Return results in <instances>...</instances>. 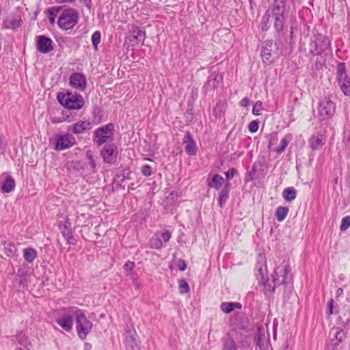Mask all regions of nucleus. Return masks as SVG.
I'll return each instance as SVG.
<instances>
[{
  "mask_svg": "<svg viewBox=\"0 0 350 350\" xmlns=\"http://www.w3.org/2000/svg\"><path fill=\"white\" fill-rule=\"evenodd\" d=\"M284 0H273L262 16L261 22L262 30L267 31L271 27L269 19L271 17L273 19V27L276 31H282L284 24Z\"/></svg>",
  "mask_w": 350,
  "mask_h": 350,
  "instance_id": "obj_1",
  "label": "nucleus"
},
{
  "mask_svg": "<svg viewBox=\"0 0 350 350\" xmlns=\"http://www.w3.org/2000/svg\"><path fill=\"white\" fill-rule=\"evenodd\" d=\"M58 102L68 110H79L83 107L85 101L79 94L70 92H59L57 96Z\"/></svg>",
  "mask_w": 350,
  "mask_h": 350,
  "instance_id": "obj_2",
  "label": "nucleus"
},
{
  "mask_svg": "<svg viewBox=\"0 0 350 350\" xmlns=\"http://www.w3.org/2000/svg\"><path fill=\"white\" fill-rule=\"evenodd\" d=\"M332 53L331 41L322 34L315 35L310 44V53L312 55H327Z\"/></svg>",
  "mask_w": 350,
  "mask_h": 350,
  "instance_id": "obj_3",
  "label": "nucleus"
},
{
  "mask_svg": "<svg viewBox=\"0 0 350 350\" xmlns=\"http://www.w3.org/2000/svg\"><path fill=\"white\" fill-rule=\"evenodd\" d=\"M79 13L73 8L64 10L59 15L57 25L62 29H72L78 23Z\"/></svg>",
  "mask_w": 350,
  "mask_h": 350,
  "instance_id": "obj_4",
  "label": "nucleus"
},
{
  "mask_svg": "<svg viewBox=\"0 0 350 350\" xmlns=\"http://www.w3.org/2000/svg\"><path fill=\"white\" fill-rule=\"evenodd\" d=\"M75 315L77 334L81 340H84L92 329V323L87 319L85 314L80 309L75 310Z\"/></svg>",
  "mask_w": 350,
  "mask_h": 350,
  "instance_id": "obj_5",
  "label": "nucleus"
},
{
  "mask_svg": "<svg viewBox=\"0 0 350 350\" xmlns=\"http://www.w3.org/2000/svg\"><path fill=\"white\" fill-rule=\"evenodd\" d=\"M114 126L112 123H109L101 127H99L94 132L93 141L98 146L111 142L113 139Z\"/></svg>",
  "mask_w": 350,
  "mask_h": 350,
  "instance_id": "obj_6",
  "label": "nucleus"
},
{
  "mask_svg": "<svg viewBox=\"0 0 350 350\" xmlns=\"http://www.w3.org/2000/svg\"><path fill=\"white\" fill-rule=\"evenodd\" d=\"M336 112V104L329 98H324L319 103V116L321 120L332 118Z\"/></svg>",
  "mask_w": 350,
  "mask_h": 350,
  "instance_id": "obj_7",
  "label": "nucleus"
},
{
  "mask_svg": "<svg viewBox=\"0 0 350 350\" xmlns=\"http://www.w3.org/2000/svg\"><path fill=\"white\" fill-rule=\"evenodd\" d=\"M118 155V147L114 143L106 144L100 150V156L103 161L108 164L115 163Z\"/></svg>",
  "mask_w": 350,
  "mask_h": 350,
  "instance_id": "obj_8",
  "label": "nucleus"
},
{
  "mask_svg": "<svg viewBox=\"0 0 350 350\" xmlns=\"http://www.w3.org/2000/svg\"><path fill=\"white\" fill-rule=\"evenodd\" d=\"M172 232L170 230L157 232L150 240V245L152 248L161 250L171 239Z\"/></svg>",
  "mask_w": 350,
  "mask_h": 350,
  "instance_id": "obj_9",
  "label": "nucleus"
},
{
  "mask_svg": "<svg viewBox=\"0 0 350 350\" xmlns=\"http://www.w3.org/2000/svg\"><path fill=\"white\" fill-rule=\"evenodd\" d=\"M75 144V137L72 134L57 135L55 137V149L58 151L68 149Z\"/></svg>",
  "mask_w": 350,
  "mask_h": 350,
  "instance_id": "obj_10",
  "label": "nucleus"
},
{
  "mask_svg": "<svg viewBox=\"0 0 350 350\" xmlns=\"http://www.w3.org/2000/svg\"><path fill=\"white\" fill-rule=\"evenodd\" d=\"M76 310L68 309L56 319L57 323L65 331L70 332L73 325V316Z\"/></svg>",
  "mask_w": 350,
  "mask_h": 350,
  "instance_id": "obj_11",
  "label": "nucleus"
},
{
  "mask_svg": "<svg viewBox=\"0 0 350 350\" xmlns=\"http://www.w3.org/2000/svg\"><path fill=\"white\" fill-rule=\"evenodd\" d=\"M36 49L43 54L50 53L53 50L52 40L46 36H37Z\"/></svg>",
  "mask_w": 350,
  "mask_h": 350,
  "instance_id": "obj_12",
  "label": "nucleus"
},
{
  "mask_svg": "<svg viewBox=\"0 0 350 350\" xmlns=\"http://www.w3.org/2000/svg\"><path fill=\"white\" fill-rule=\"evenodd\" d=\"M291 267L288 265L279 266L275 268V273L277 278H274L273 282L280 281L281 278V284H285L291 280L290 277Z\"/></svg>",
  "mask_w": 350,
  "mask_h": 350,
  "instance_id": "obj_13",
  "label": "nucleus"
},
{
  "mask_svg": "<svg viewBox=\"0 0 350 350\" xmlns=\"http://www.w3.org/2000/svg\"><path fill=\"white\" fill-rule=\"evenodd\" d=\"M70 85L80 91L85 90L86 88V78L85 76L79 72H75L70 77Z\"/></svg>",
  "mask_w": 350,
  "mask_h": 350,
  "instance_id": "obj_14",
  "label": "nucleus"
},
{
  "mask_svg": "<svg viewBox=\"0 0 350 350\" xmlns=\"http://www.w3.org/2000/svg\"><path fill=\"white\" fill-rule=\"evenodd\" d=\"M59 229L69 244L75 245L76 243V240L73 238L72 236L71 231V224L70 222H60L59 224Z\"/></svg>",
  "mask_w": 350,
  "mask_h": 350,
  "instance_id": "obj_15",
  "label": "nucleus"
},
{
  "mask_svg": "<svg viewBox=\"0 0 350 350\" xmlns=\"http://www.w3.org/2000/svg\"><path fill=\"white\" fill-rule=\"evenodd\" d=\"M92 127V124L90 121L80 120L70 126L68 127V131H72L75 134H81L86 131L90 130Z\"/></svg>",
  "mask_w": 350,
  "mask_h": 350,
  "instance_id": "obj_16",
  "label": "nucleus"
},
{
  "mask_svg": "<svg viewBox=\"0 0 350 350\" xmlns=\"http://www.w3.org/2000/svg\"><path fill=\"white\" fill-rule=\"evenodd\" d=\"M325 143V137L320 133H314L309 139L310 148L313 150H318Z\"/></svg>",
  "mask_w": 350,
  "mask_h": 350,
  "instance_id": "obj_17",
  "label": "nucleus"
},
{
  "mask_svg": "<svg viewBox=\"0 0 350 350\" xmlns=\"http://www.w3.org/2000/svg\"><path fill=\"white\" fill-rule=\"evenodd\" d=\"M185 152L187 154L193 156L196 154V144L190 133L187 132L183 141Z\"/></svg>",
  "mask_w": 350,
  "mask_h": 350,
  "instance_id": "obj_18",
  "label": "nucleus"
},
{
  "mask_svg": "<svg viewBox=\"0 0 350 350\" xmlns=\"http://www.w3.org/2000/svg\"><path fill=\"white\" fill-rule=\"evenodd\" d=\"M224 182V178L219 174H215L213 176L209 174L206 179L207 186L216 190L220 189Z\"/></svg>",
  "mask_w": 350,
  "mask_h": 350,
  "instance_id": "obj_19",
  "label": "nucleus"
},
{
  "mask_svg": "<svg viewBox=\"0 0 350 350\" xmlns=\"http://www.w3.org/2000/svg\"><path fill=\"white\" fill-rule=\"evenodd\" d=\"M22 24L21 16H10L2 23V26L5 29H16Z\"/></svg>",
  "mask_w": 350,
  "mask_h": 350,
  "instance_id": "obj_20",
  "label": "nucleus"
},
{
  "mask_svg": "<svg viewBox=\"0 0 350 350\" xmlns=\"http://www.w3.org/2000/svg\"><path fill=\"white\" fill-rule=\"evenodd\" d=\"M15 180L10 176H8L1 185L3 193H10L15 188Z\"/></svg>",
  "mask_w": 350,
  "mask_h": 350,
  "instance_id": "obj_21",
  "label": "nucleus"
},
{
  "mask_svg": "<svg viewBox=\"0 0 350 350\" xmlns=\"http://www.w3.org/2000/svg\"><path fill=\"white\" fill-rule=\"evenodd\" d=\"M241 304L238 302H223L220 306L221 311L226 314L234 311L235 309H241Z\"/></svg>",
  "mask_w": 350,
  "mask_h": 350,
  "instance_id": "obj_22",
  "label": "nucleus"
},
{
  "mask_svg": "<svg viewBox=\"0 0 350 350\" xmlns=\"http://www.w3.org/2000/svg\"><path fill=\"white\" fill-rule=\"evenodd\" d=\"M275 44L271 40L266 42L265 46H263L261 51V55L263 59L269 60L271 56L273 48L275 47Z\"/></svg>",
  "mask_w": 350,
  "mask_h": 350,
  "instance_id": "obj_23",
  "label": "nucleus"
},
{
  "mask_svg": "<svg viewBox=\"0 0 350 350\" xmlns=\"http://www.w3.org/2000/svg\"><path fill=\"white\" fill-rule=\"evenodd\" d=\"M18 343L21 345L23 346L27 350H29L32 347L31 342L29 341L28 337L21 331L18 332L16 335Z\"/></svg>",
  "mask_w": 350,
  "mask_h": 350,
  "instance_id": "obj_24",
  "label": "nucleus"
},
{
  "mask_svg": "<svg viewBox=\"0 0 350 350\" xmlns=\"http://www.w3.org/2000/svg\"><path fill=\"white\" fill-rule=\"evenodd\" d=\"M230 189V184L229 183H227L225 185L224 187L219 192V204L221 207H223L224 204L226 203V202L228 198Z\"/></svg>",
  "mask_w": 350,
  "mask_h": 350,
  "instance_id": "obj_25",
  "label": "nucleus"
},
{
  "mask_svg": "<svg viewBox=\"0 0 350 350\" xmlns=\"http://www.w3.org/2000/svg\"><path fill=\"white\" fill-rule=\"evenodd\" d=\"M297 192L294 187H287L282 192V197L286 201L291 202L296 198Z\"/></svg>",
  "mask_w": 350,
  "mask_h": 350,
  "instance_id": "obj_26",
  "label": "nucleus"
},
{
  "mask_svg": "<svg viewBox=\"0 0 350 350\" xmlns=\"http://www.w3.org/2000/svg\"><path fill=\"white\" fill-rule=\"evenodd\" d=\"M338 84L342 92L348 96L350 95V81L348 77L338 79Z\"/></svg>",
  "mask_w": 350,
  "mask_h": 350,
  "instance_id": "obj_27",
  "label": "nucleus"
},
{
  "mask_svg": "<svg viewBox=\"0 0 350 350\" xmlns=\"http://www.w3.org/2000/svg\"><path fill=\"white\" fill-rule=\"evenodd\" d=\"M24 258L28 262H32L37 256L36 251L31 247H27L23 250Z\"/></svg>",
  "mask_w": 350,
  "mask_h": 350,
  "instance_id": "obj_28",
  "label": "nucleus"
},
{
  "mask_svg": "<svg viewBox=\"0 0 350 350\" xmlns=\"http://www.w3.org/2000/svg\"><path fill=\"white\" fill-rule=\"evenodd\" d=\"M292 139V135L291 134L286 135L284 137H283L280 141V146L275 149V151L278 154L282 153L286 148L287 147L288 143Z\"/></svg>",
  "mask_w": 350,
  "mask_h": 350,
  "instance_id": "obj_29",
  "label": "nucleus"
},
{
  "mask_svg": "<svg viewBox=\"0 0 350 350\" xmlns=\"http://www.w3.org/2000/svg\"><path fill=\"white\" fill-rule=\"evenodd\" d=\"M288 213V208L285 206H278L275 211V217L280 222L283 221Z\"/></svg>",
  "mask_w": 350,
  "mask_h": 350,
  "instance_id": "obj_30",
  "label": "nucleus"
},
{
  "mask_svg": "<svg viewBox=\"0 0 350 350\" xmlns=\"http://www.w3.org/2000/svg\"><path fill=\"white\" fill-rule=\"evenodd\" d=\"M266 264V258L264 255H259L258 257L256 267L258 269V274L263 278L264 271L266 269L264 268Z\"/></svg>",
  "mask_w": 350,
  "mask_h": 350,
  "instance_id": "obj_31",
  "label": "nucleus"
},
{
  "mask_svg": "<svg viewBox=\"0 0 350 350\" xmlns=\"http://www.w3.org/2000/svg\"><path fill=\"white\" fill-rule=\"evenodd\" d=\"M133 38L136 40H140V41H144L145 37H146V32L145 31L136 27L133 31Z\"/></svg>",
  "mask_w": 350,
  "mask_h": 350,
  "instance_id": "obj_32",
  "label": "nucleus"
},
{
  "mask_svg": "<svg viewBox=\"0 0 350 350\" xmlns=\"http://www.w3.org/2000/svg\"><path fill=\"white\" fill-rule=\"evenodd\" d=\"M100 32L99 31H94L91 37L92 42L94 46V50L98 49V45L100 42Z\"/></svg>",
  "mask_w": 350,
  "mask_h": 350,
  "instance_id": "obj_33",
  "label": "nucleus"
},
{
  "mask_svg": "<svg viewBox=\"0 0 350 350\" xmlns=\"http://www.w3.org/2000/svg\"><path fill=\"white\" fill-rule=\"evenodd\" d=\"M222 77L221 75L218 74H212L208 83L210 85H212L213 88H216L217 87Z\"/></svg>",
  "mask_w": 350,
  "mask_h": 350,
  "instance_id": "obj_34",
  "label": "nucleus"
},
{
  "mask_svg": "<svg viewBox=\"0 0 350 350\" xmlns=\"http://www.w3.org/2000/svg\"><path fill=\"white\" fill-rule=\"evenodd\" d=\"M224 109H225L224 103L219 102L214 107L213 113L215 116L221 117L224 114Z\"/></svg>",
  "mask_w": 350,
  "mask_h": 350,
  "instance_id": "obj_35",
  "label": "nucleus"
},
{
  "mask_svg": "<svg viewBox=\"0 0 350 350\" xmlns=\"http://www.w3.org/2000/svg\"><path fill=\"white\" fill-rule=\"evenodd\" d=\"M223 350H236L235 342L231 338H228L224 343Z\"/></svg>",
  "mask_w": 350,
  "mask_h": 350,
  "instance_id": "obj_36",
  "label": "nucleus"
},
{
  "mask_svg": "<svg viewBox=\"0 0 350 350\" xmlns=\"http://www.w3.org/2000/svg\"><path fill=\"white\" fill-rule=\"evenodd\" d=\"M337 74L338 79L341 78L348 77L345 72V63H339L337 66Z\"/></svg>",
  "mask_w": 350,
  "mask_h": 350,
  "instance_id": "obj_37",
  "label": "nucleus"
},
{
  "mask_svg": "<svg viewBox=\"0 0 350 350\" xmlns=\"http://www.w3.org/2000/svg\"><path fill=\"white\" fill-rule=\"evenodd\" d=\"M179 291L181 294L187 293L189 291L188 283L185 280H180L178 282Z\"/></svg>",
  "mask_w": 350,
  "mask_h": 350,
  "instance_id": "obj_38",
  "label": "nucleus"
},
{
  "mask_svg": "<svg viewBox=\"0 0 350 350\" xmlns=\"http://www.w3.org/2000/svg\"><path fill=\"white\" fill-rule=\"evenodd\" d=\"M350 226V217L346 216L342 219L340 229L341 231H345Z\"/></svg>",
  "mask_w": 350,
  "mask_h": 350,
  "instance_id": "obj_39",
  "label": "nucleus"
},
{
  "mask_svg": "<svg viewBox=\"0 0 350 350\" xmlns=\"http://www.w3.org/2000/svg\"><path fill=\"white\" fill-rule=\"evenodd\" d=\"M265 334L261 333V331L259 330L258 333L256 336V341L260 348H262L264 346L263 342L265 340Z\"/></svg>",
  "mask_w": 350,
  "mask_h": 350,
  "instance_id": "obj_40",
  "label": "nucleus"
},
{
  "mask_svg": "<svg viewBox=\"0 0 350 350\" xmlns=\"http://www.w3.org/2000/svg\"><path fill=\"white\" fill-rule=\"evenodd\" d=\"M60 7H51L49 8L46 12L48 14V16H52L53 18H55L59 12L60 11Z\"/></svg>",
  "mask_w": 350,
  "mask_h": 350,
  "instance_id": "obj_41",
  "label": "nucleus"
},
{
  "mask_svg": "<svg viewBox=\"0 0 350 350\" xmlns=\"http://www.w3.org/2000/svg\"><path fill=\"white\" fill-rule=\"evenodd\" d=\"M66 113H67V111L66 113H64V115L66 116V118H61L54 117V118H51V122L53 123V124H58V123H61V122H62L64 121L71 122L72 120L69 118V117L66 114Z\"/></svg>",
  "mask_w": 350,
  "mask_h": 350,
  "instance_id": "obj_42",
  "label": "nucleus"
},
{
  "mask_svg": "<svg viewBox=\"0 0 350 350\" xmlns=\"http://www.w3.org/2000/svg\"><path fill=\"white\" fill-rule=\"evenodd\" d=\"M261 110H262V102L257 101L253 107L252 113L255 116H258L260 114Z\"/></svg>",
  "mask_w": 350,
  "mask_h": 350,
  "instance_id": "obj_43",
  "label": "nucleus"
},
{
  "mask_svg": "<svg viewBox=\"0 0 350 350\" xmlns=\"http://www.w3.org/2000/svg\"><path fill=\"white\" fill-rule=\"evenodd\" d=\"M259 122L257 120L252 121L248 125V129L251 133H256L258 129Z\"/></svg>",
  "mask_w": 350,
  "mask_h": 350,
  "instance_id": "obj_44",
  "label": "nucleus"
},
{
  "mask_svg": "<svg viewBox=\"0 0 350 350\" xmlns=\"http://www.w3.org/2000/svg\"><path fill=\"white\" fill-rule=\"evenodd\" d=\"M142 173L145 176H150L152 174V167L149 165H145L142 167Z\"/></svg>",
  "mask_w": 350,
  "mask_h": 350,
  "instance_id": "obj_45",
  "label": "nucleus"
},
{
  "mask_svg": "<svg viewBox=\"0 0 350 350\" xmlns=\"http://www.w3.org/2000/svg\"><path fill=\"white\" fill-rule=\"evenodd\" d=\"M344 332L342 330H338L336 333V342H334V345L336 346L339 342H342L344 338Z\"/></svg>",
  "mask_w": 350,
  "mask_h": 350,
  "instance_id": "obj_46",
  "label": "nucleus"
},
{
  "mask_svg": "<svg viewBox=\"0 0 350 350\" xmlns=\"http://www.w3.org/2000/svg\"><path fill=\"white\" fill-rule=\"evenodd\" d=\"M176 265H177L178 269L181 271H185L187 268V264H186L185 261L183 259H179L177 261Z\"/></svg>",
  "mask_w": 350,
  "mask_h": 350,
  "instance_id": "obj_47",
  "label": "nucleus"
},
{
  "mask_svg": "<svg viewBox=\"0 0 350 350\" xmlns=\"http://www.w3.org/2000/svg\"><path fill=\"white\" fill-rule=\"evenodd\" d=\"M135 267V263L133 262L127 261L124 265V269L127 272H131Z\"/></svg>",
  "mask_w": 350,
  "mask_h": 350,
  "instance_id": "obj_48",
  "label": "nucleus"
},
{
  "mask_svg": "<svg viewBox=\"0 0 350 350\" xmlns=\"http://www.w3.org/2000/svg\"><path fill=\"white\" fill-rule=\"evenodd\" d=\"M8 245L10 246L9 248H6V250H8V256H14L16 252V247L14 246V244L12 243H9Z\"/></svg>",
  "mask_w": 350,
  "mask_h": 350,
  "instance_id": "obj_49",
  "label": "nucleus"
},
{
  "mask_svg": "<svg viewBox=\"0 0 350 350\" xmlns=\"http://www.w3.org/2000/svg\"><path fill=\"white\" fill-rule=\"evenodd\" d=\"M236 173H237V170L234 168H231L225 173V175H226L227 179L230 180L234 176Z\"/></svg>",
  "mask_w": 350,
  "mask_h": 350,
  "instance_id": "obj_50",
  "label": "nucleus"
},
{
  "mask_svg": "<svg viewBox=\"0 0 350 350\" xmlns=\"http://www.w3.org/2000/svg\"><path fill=\"white\" fill-rule=\"evenodd\" d=\"M7 144L4 140L0 137V154H3L6 149Z\"/></svg>",
  "mask_w": 350,
  "mask_h": 350,
  "instance_id": "obj_51",
  "label": "nucleus"
},
{
  "mask_svg": "<svg viewBox=\"0 0 350 350\" xmlns=\"http://www.w3.org/2000/svg\"><path fill=\"white\" fill-rule=\"evenodd\" d=\"M129 341H131V347H132V348H134V347H138V345H137V341L135 340V338L133 337V336H131L129 338H127V339H126V342H127V343H129Z\"/></svg>",
  "mask_w": 350,
  "mask_h": 350,
  "instance_id": "obj_52",
  "label": "nucleus"
},
{
  "mask_svg": "<svg viewBox=\"0 0 350 350\" xmlns=\"http://www.w3.org/2000/svg\"><path fill=\"white\" fill-rule=\"evenodd\" d=\"M89 161V164L91 167V169L93 170L94 172H96V163L94 158L91 159Z\"/></svg>",
  "mask_w": 350,
  "mask_h": 350,
  "instance_id": "obj_53",
  "label": "nucleus"
},
{
  "mask_svg": "<svg viewBox=\"0 0 350 350\" xmlns=\"http://www.w3.org/2000/svg\"><path fill=\"white\" fill-rule=\"evenodd\" d=\"M334 300L332 299L328 302V313L329 314H333Z\"/></svg>",
  "mask_w": 350,
  "mask_h": 350,
  "instance_id": "obj_54",
  "label": "nucleus"
},
{
  "mask_svg": "<svg viewBox=\"0 0 350 350\" xmlns=\"http://www.w3.org/2000/svg\"><path fill=\"white\" fill-rule=\"evenodd\" d=\"M250 104V99L247 97H245L243 98L241 100V105L242 107H247Z\"/></svg>",
  "mask_w": 350,
  "mask_h": 350,
  "instance_id": "obj_55",
  "label": "nucleus"
},
{
  "mask_svg": "<svg viewBox=\"0 0 350 350\" xmlns=\"http://www.w3.org/2000/svg\"><path fill=\"white\" fill-rule=\"evenodd\" d=\"M277 140H278V137H277L276 135H273L270 137V139H269V145H270V146L274 145L276 143Z\"/></svg>",
  "mask_w": 350,
  "mask_h": 350,
  "instance_id": "obj_56",
  "label": "nucleus"
},
{
  "mask_svg": "<svg viewBox=\"0 0 350 350\" xmlns=\"http://www.w3.org/2000/svg\"><path fill=\"white\" fill-rule=\"evenodd\" d=\"M343 295V290L341 288H338L336 291V297H339Z\"/></svg>",
  "mask_w": 350,
  "mask_h": 350,
  "instance_id": "obj_57",
  "label": "nucleus"
},
{
  "mask_svg": "<svg viewBox=\"0 0 350 350\" xmlns=\"http://www.w3.org/2000/svg\"><path fill=\"white\" fill-rule=\"evenodd\" d=\"M84 4L85 5V6L88 8V9H90L91 7H92V1L91 0H81Z\"/></svg>",
  "mask_w": 350,
  "mask_h": 350,
  "instance_id": "obj_58",
  "label": "nucleus"
},
{
  "mask_svg": "<svg viewBox=\"0 0 350 350\" xmlns=\"http://www.w3.org/2000/svg\"><path fill=\"white\" fill-rule=\"evenodd\" d=\"M86 157L88 160L94 158L91 150H88L86 152Z\"/></svg>",
  "mask_w": 350,
  "mask_h": 350,
  "instance_id": "obj_59",
  "label": "nucleus"
},
{
  "mask_svg": "<svg viewBox=\"0 0 350 350\" xmlns=\"http://www.w3.org/2000/svg\"><path fill=\"white\" fill-rule=\"evenodd\" d=\"M75 0H58V2L59 3H72L73 2H75Z\"/></svg>",
  "mask_w": 350,
  "mask_h": 350,
  "instance_id": "obj_60",
  "label": "nucleus"
},
{
  "mask_svg": "<svg viewBox=\"0 0 350 350\" xmlns=\"http://www.w3.org/2000/svg\"><path fill=\"white\" fill-rule=\"evenodd\" d=\"M48 17H49V23L51 25H53L55 23V18H53L52 16H48Z\"/></svg>",
  "mask_w": 350,
  "mask_h": 350,
  "instance_id": "obj_61",
  "label": "nucleus"
},
{
  "mask_svg": "<svg viewBox=\"0 0 350 350\" xmlns=\"http://www.w3.org/2000/svg\"><path fill=\"white\" fill-rule=\"evenodd\" d=\"M88 346H89V345H88V344H85V349H88Z\"/></svg>",
  "mask_w": 350,
  "mask_h": 350,
  "instance_id": "obj_62",
  "label": "nucleus"
},
{
  "mask_svg": "<svg viewBox=\"0 0 350 350\" xmlns=\"http://www.w3.org/2000/svg\"><path fill=\"white\" fill-rule=\"evenodd\" d=\"M15 350H23V349L21 347H17Z\"/></svg>",
  "mask_w": 350,
  "mask_h": 350,
  "instance_id": "obj_63",
  "label": "nucleus"
},
{
  "mask_svg": "<svg viewBox=\"0 0 350 350\" xmlns=\"http://www.w3.org/2000/svg\"><path fill=\"white\" fill-rule=\"evenodd\" d=\"M252 171L254 172L256 171L255 167L254 166L252 168Z\"/></svg>",
  "mask_w": 350,
  "mask_h": 350,
  "instance_id": "obj_64",
  "label": "nucleus"
}]
</instances>
